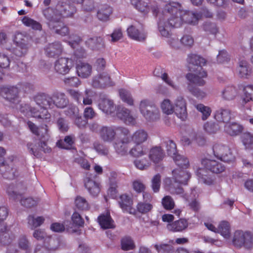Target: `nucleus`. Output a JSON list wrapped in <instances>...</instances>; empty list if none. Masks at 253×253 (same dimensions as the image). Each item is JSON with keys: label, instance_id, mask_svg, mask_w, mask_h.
I'll use <instances>...</instances> for the list:
<instances>
[{"label": "nucleus", "instance_id": "nucleus-37", "mask_svg": "<svg viewBox=\"0 0 253 253\" xmlns=\"http://www.w3.org/2000/svg\"><path fill=\"white\" fill-rule=\"evenodd\" d=\"M242 129V126L236 123H229V122L224 126L225 131L231 136L238 135Z\"/></svg>", "mask_w": 253, "mask_h": 253}, {"label": "nucleus", "instance_id": "nucleus-32", "mask_svg": "<svg viewBox=\"0 0 253 253\" xmlns=\"http://www.w3.org/2000/svg\"><path fill=\"white\" fill-rule=\"evenodd\" d=\"M98 106L100 110L107 114L114 113L116 109L113 101L107 98L101 99L100 100Z\"/></svg>", "mask_w": 253, "mask_h": 253}, {"label": "nucleus", "instance_id": "nucleus-11", "mask_svg": "<svg viewBox=\"0 0 253 253\" xmlns=\"http://www.w3.org/2000/svg\"><path fill=\"white\" fill-rule=\"evenodd\" d=\"M6 150L0 147V172L3 177L8 179H13L16 176V169L13 167V161L10 164H5L4 162V156Z\"/></svg>", "mask_w": 253, "mask_h": 253}, {"label": "nucleus", "instance_id": "nucleus-58", "mask_svg": "<svg viewBox=\"0 0 253 253\" xmlns=\"http://www.w3.org/2000/svg\"><path fill=\"white\" fill-rule=\"evenodd\" d=\"M131 3L134 5L136 9L141 12L147 13L149 10V6L145 2H142L141 0H131Z\"/></svg>", "mask_w": 253, "mask_h": 253}, {"label": "nucleus", "instance_id": "nucleus-24", "mask_svg": "<svg viewBox=\"0 0 253 253\" xmlns=\"http://www.w3.org/2000/svg\"><path fill=\"white\" fill-rule=\"evenodd\" d=\"M233 118L231 110L226 108H220L216 110L214 114V118L216 120L226 124L228 123Z\"/></svg>", "mask_w": 253, "mask_h": 253}, {"label": "nucleus", "instance_id": "nucleus-35", "mask_svg": "<svg viewBox=\"0 0 253 253\" xmlns=\"http://www.w3.org/2000/svg\"><path fill=\"white\" fill-rule=\"evenodd\" d=\"M164 156V153L161 147H154L149 151V159L155 164H158L161 162Z\"/></svg>", "mask_w": 253, "mask_h": 253}, {"label": "nucleus", "instance_id": "nucleus-62", "mask_svg": "<svg viewBox=\"0 0 253 253\" xmlns=\"http://www.w3.org/2000/svg\"><path fill=\"white\" fill-rule=\"evenodd\" d=\"M118 185L116 182H111L107 190L108 196L112 199H116L118 197Z\"/></svg>", "mask_w": 253, "mask_h": 253}, {"label": "nucleus", "instance_id": "nucleus-29", "mask_svg": "<svg viewBox=\"0 0 253 253\" xmlns=\"http://www.w3.org/2000/svg\"><path fill=\"white\" fill-rule=\"evenodd\" d=\"M84 186L93 196H96L100 193V184L92 179L86 177L84 179Z\"/></svg>", "mask_w": 253, "mask_h": 253}, {"label": "nucleus", "instance_id": "nucleus-59", "mask_svg": "<svg viewBox=\"0 0 253 253\" xmlns=\"http://www.w3.org/2000/svg\"><path fill=\"white\" fill-rule=\"evenodd\" d=\"M168 154L171 157L177 154L175 143L171 140H168L165 142Z\"/></svg>", "mask_w": 253, "mask_h": 253}, {"label": "nucleus", "instance_id": "nucleus-56", "mask_svg": "<svg viewBox=\"0 0 253 253\" xmlns=\"http://www.w3.org/2000/svg\"><path fill=\"white\" fill-rule=\"evenodd\" d=\"M119 94L123 102L129 105H133V99L129 91L124 89H121L119 90Z\"/></svg>", "mask_w": 253, "mask_h": 253}, {"label": "nucleus", "instance_id": "nucleus-57", "mask_svg": "<svg viewBox=\"0 0 253 253\" xmlns=\"http://www.w3.org/2000/svg\"><path fill=\"white\" fill-rule=\"evenodd\" d=\"M163 112L167 115H170L174 112V107L169 99H165L161 105Z\"/></svg>", "mask_w": 253, "mask_h": 253}, {"label": "nucleus", "instance_id": "nucleus-42", "mask_svg": "<svg viewBox=\"0 0 253 253\" xmlns=\"http://www.w3.org/2000/svg\"><path fill=\"white\" fill-rule=\"evenodd\" d=\"M136 212L144 214L151 211L153 208L152 203L146 202H139L136 205Z\"/></svg>", "mask_w": 253, "mask_h": 253}, {"label": "nucleus", "instance_id": "nucleus-54", "mask_svg": "<svg viewBox=\"0 0 253 253\" xmlns=\"http://www.w3.org/2000/svg\"><path fill=\"white\" fill-rule=\"evenodd\" d=\"M195 107L202 114V119L203 121L207 120L211 115V110L210 107L206 106L203 104H198Z\"/></svg>", "mask_w": 253, "mask_h": 253}, {"label": "nucleus", "instance_id": "nucleus-31", "mask_svg": "<svg viewBox=\"0 0 253 253\" xmlns=\"http://www.w3.org/2000/svg\"><path fill=\"white\" fill-rule=\"evenodd\" d=\"M127 33L129 38L138 42H143L146 38V34L144 31H140L133 25L127 28Z\"/></svg>", "mask_w": 253, "mask_h": 253}, {"label": "nucleus", "instance_id": "nucleus-63", "mask_svg": "<svg viewBox=\"0 0 253 253\" xmlns=\"http://www.w3.org/2000/svg\"><path fill=\"white\" fill-rule=\"evenodd\" d=\"M162 203L164 209L166 210H171L174 207V202L169 196H165L162 199Z\"/></svg>", "mask_w": 253, "mask_h": 253}, {"label": "nucleus", "instance_id": "nucleus-15", "mask_svg": "<svg viewBox=\"0 0 253 253\" xmlns=\"http://www.w3.org/2000/svg\"><path fill=\"white\" fill-rule=\"evenodd\" d=\"M174 112L181 120H185L187 117L186 103L182 96H178L174 101Z\"/></svg>", "mask_w": 253, "mask_h": 253}, {"label": "nucleus", "instance_id": "nucleus-6", "mask_svg": "<svg viewBox=\"0 0 253 253\" xmlns=\"http://www.w3.org/2000/svg\"><path fill=\"white\" fill-rule=\"evenodd\" d=\"M21 186H22L21 184L18 185L15 188L13 184H11L7 187L6 192L10 198L14 200H20L21 205L27 208H31L37 206V201L32 198H22V194L19 192V187Z\"/></svg>", "mask_w": 253, "mask_h": 253}, {"label": "nucleus", "instance_id": "nucleus-48", "mask_svg": "<svg viewBox=\"0 0 253 253\" xmlns=\"http://www.w3.org/2000/svg\"><path fill=\"white\" fill-rule=\"evenodd\" d=\"M76 208L80 211H87L89 208L87 201L84 198L78 196L75 200Z\"/></svg>", "mask_w": 253, "mask_h": 253}, {"label": "nucleus", "instance_id": "nucleus-25", "mask_svg": "<svg viewBox=\"0 0 253 253\" xmlns=\"http://www.w3.org/2000/svg\"><path fill=\"white\" fill-rule=\"evenodd\" d=\"M0 243L3 245H10L14 239V235L10 234L5 224H0Z\"/></svg>", "mask_w": 253, "mask_h": 253}, {"label": "nucleus", "instance_id": "nucleus-38", "mask_svg": "<svg viewBox=\"0 0 253 253\" xmlns=\"http://www.w3.org/2000/svg\"><path fill=\"white\" fill-rule=\"evenodd\" d=\"M148 138V134L143 129L136 131L131 136V139L135 144H141L146 141Z\"/></svg>", "mask_w": 253, "mask_h": 253}, {"label": "nucleus", "instance_id": "nucleus-5", "mask_svg": "<svg viewBox=\"0 0 253 253\" xmlns=\"http://www.w3.org/2000/svg\"><path fill=\"white\" fill-rule=\"evenodd\" d=\"M163 12L167 16L169 15L170 17L168 18V21L164 23V24L161 21L158 22V28L162 36L168 37L170 34L169 29L170 28L179 27L183 22L181 16L179 15V13L176 14L174 12L172 13V12L165 11V7Z\"/></svg>", "mask_w": 253, "mask_h": 253}, {"label": "nucleus", "instance_id": "nucleus-45", "mask_svg": "<svg viewBox=\"0 0 253 253\" xmlns=\"http://www.w3.org/2000/svg\"><path fill=\"white\" fill-rule=\"evenodd\" d=\"M203 29L207 35H216L218 33V28L216 24L211 22H205L203 26Z\"/></svg>", "mask_w": 253, "mask_h": 253}, {"label": "nucleus", "instance_id": "nucleus-28", "mask_svg": "<svg viewBox=\"0 0 253 253\" xmlns=\"http://www.w3.org/2000/svg\"><path fill=\"white\" fill-rule=\"evenodd\" d=\"M85 44L88 48L93 50H99L105 47L103 39L100 36L88 39L85 42Z\"/></svg>", "mask_w": 253, "mask_h": 253}, {"label": "nucleus", "instance_id": "nucleus-20", "mask_svg": "<svg viewBox=\"0 0 253 253\" xmlns=\"http://www.w3.org/2000/svg\"><path fill=\"white\" fill-rule=\"evenodd\" d=\"M116 111L117 117L123 120L126 124L134 125L135 123V119L130 114V112L128 109L123 106H118Z\"/></svg>", "mask_w": 253, "mask_h": 253}, {"label": "nucleus", "instance_id": "nucleus-34", "mask_svg": "<svg viewBox=\"0 0 253 253\" xmlns=\"http://www.w3.org/2000/svg\"><path fill=\"white\" fill-rule=\"evenodd\" d=\"M30 116L38 119L45 120L47 122L49 121L51 116L45 109L41 108L40 110H38L35 107H31Z\"/></svg>", "mask_w": 253, "mask_h": 253}, {"label": "nucleus", "instance_id": "nucleus-3", "mask_svg": "<svg viewBox=\"0 0 253 253\" xmlns=\"http://www.w3.org/2000/svg\"><path fill=\"white\" fill-rule=\"evenodd\" d=\"M178 168L172 170V179L175 183L187 184L191 177L190 173L185 170L189 166L188 159L178 154L172 157Z\"/></svg>", "mask_w": 253, "mask_h": 253}, {"label": "nucleus", "instance_id": "nucleus-22", "mask_svg": "<svg viewBox=\"0 0 253 253\" xmlns=\"http://www.w3.org/2000/svg\"><path fill=\"white\" fill-rule=\"evenodd\" d=\"M36 104L42 109L50 108L53 106L52 98L49 95L42 93L36 95L34 97Z\"/></svg>", "mask_w": 253, "mask_h": 253}, {"label": "nucleus", "instance_id": "nucleus-43", "mask_svg": "<svg viewBox=\"0 0 253 253\" xmlns=\"http://www.w3.org/2000/svg\"><path fill=\"white\" fill-rule=\"evenodd\" d=\"M237 89L234 86H228L222 91V96L226 100H232L237 95Z\"/></svg>", "mask_w": 253, "mask_h": 253}, {"label": "nucleus", "instance_id": "nucleus-50", "mask_svg": "<svg viewBox=\"0 0 253 253\" xmlns=\"http://www.w3.org/2000/svg\"><path fill=\"white\" fill-rule=\"evenodd\" d=\"M242 141L246 149H251L253 147V135L250 132L244 133L241 136Z\"/></svg>", "mask_w": 253, "mask_h": 253}, {"label": "nucleus", "instance_id": "nucleus-64", "mask_svg": "<svg viewBox=\"0 0 253 253\" xmlns=\"http://www.w3.org/2000/svg\"><path fill=\"white\" fill-rule=\"evenodd\" d=\"M230 56L225 50H221L219 51L217 56V61L218 63H227L230 60Z\"/></svg>", "mask_w": 253, "mask_h": 253}, {"label": "nucleus", "instance_id": "nucleus-12", "mask_svg": "<svg viewBox=\"0 0 253 253\" xmlns=\"http://www.w3.org/2000/svg\"><path fill=\"white\" fill-rule=\"evenodd\" d=\"M117 202L123 212L134 215L136 214V209L133 207V200L131 196L126 193L122 194L119 196Z\"/></svg>", "mask_w": 253, "mask_h": 253}, {"label": "nucleus", "instance_id": "nucleus-49", "mask_svg": "<svg viewBox=\"0 0 253 253\" xmlns=\"http://www.w3.org/2000/svg\"><path fill=\"white\" fill-rule=\"evenodd\" d=\"M44 221V218L42 216H38L35 218L34 215H30L28 217V223L31 226V229L41 226Z\"/></svg>", "mask_w": 253, "mask_h": 253}, {"label": "nucleus", "instance_id": "nucleus-21", "mask_svg": "<svg viewBox=\"0 0 253 253\" xmlns=\"http://www.w3.org/2000/svg\"><path fill=\"white\" fill-rule=\"evenodd\" d=\"M22 35L20 34H17L14 38V42L16 46L13 50L14 53L17 56H22L25 55L28 50L27 43L24 39L21 38Z\"/></svg>", "mask_w": 253, "mask_h": 253}, {"label": "nucleus", "instance_id": "nucleus-61", "mask_svg": "<svg viewBox=\"0 0 253 253\" xmlns=\"http://www.w3.org/2000/svg\"><path fill=\"white\" fill-rule=\"evenodd\" d=\"M188 87L190 92L198 99H203L206 95L205 92L192 84H189Z\"/></svg>", "mask_w": 253, "mask_h": 253}, {"label": "nucleus", "instance_id": "nucleus-30", "mask_svg": "<svg viewBox=\"0 0 253 253\" xmlns=\"http://www.w3.org/2000/svg\"><path fill=\"white\" fill-rule=\"evenodd\" d=\"M76 70L78 75L82 78H87L92 73V66L85 62H79L77 63Z\"/></svg>", "mask_w": 253, "mask_h": 253}, {"label": "nucleus", "instance_id": "nucleus-14", "mask_svg": "<svg viewBox=\"0 0 253 253\" xmlns=\"http://www.w3.org/2000/svg\"><path fill=\"white\" fill-rule=\"evenodd\" d=\"M18 92V89L15 86H2L0 88L1 95L6 100L14 104L19 102Z\"/></svg>", "mask_w": 253, "mask_h": 253}, {"label": "nucleus", "instance_id": "nucleus-52", "mask_svg": "<svg viewBox=\"0 0 253 253\" xmlns=\"http://www.w3.org/2000/svg\"><path fill=\"white\" fill-rule=\"evenodd\" d=\"M129 154L133 157H140L146 154L144 147L140 144H135L129 152Z\"/></svg>", "mask_w": 253, "mask_h": 253}, {"label": "nucleus", "instance_id": "nucleus-23", "mask_svg": "<svg viewBox=\"0 0 253 253\" xmlns=\"http://www.w3.org/2000/svg\"><path fill=\"white\" fill-rule=\"evenodd\" d=\"M53 105L57 108L63 109L69 104V100L63 92L55 91L52 94Z\"/></svg>", "mask_w": 253, "mask_h": 253}, {"label": "nucleus", "instance_id": "nucleus-39", "mask_svg": "<svg viewBox=\"0 0 253 253\" xmlns=\"http://www.w3.org/2000/svg\"><path fill=\"white\" fill-rule=\"evenodd\" d=\"M112 13V7L108 5H104L98 11L97 16L100 20L106 21L109 20Z\"/></svg>", "mask_w": 253, "mask_h": 253}, {"label": "nucleus", "instance_id": "nucleus-1", "mask_svg": "<svg viewBox=\"0 0 253 253\" xmlns=\"http://www.w3.org/2000/svg\"><path fill=\"white\" fill-rule=\"evenodd\" d=\"M76 11L75 6L59 2L54 8L48 7L43 11V14L48 21L49 28L55 34L62 37L69 34L68 27L62 21L64 18L73 16Z\"/></svg>", "mask_w": 253, "mask_h": 253}, {"label": "nucleus", "instance_id": "nucleus-2", "mask_svg": "<svg viewBox=\"0 0 253 253\" xmlns=\"http://www.w3.org/2000/svg\"><path fill=\"white\" fill-rule=\"evenodd\" d=\"M187 62L194 67H189L190 70L193 69L195 74L188 73L186 75L187 79L192 84L198 86H203L206 84L204 79L208 76L207 73L203 66L206 64V60L197 54H190L187 58Z\"/></svg>", "mask_w": 253, "mask_h": 253}, {"label": "nucleus", "instance_id": "nucleus-8", "mask_svg": "<svg viewBox=\"0 0 253 253\" xmlns=\"http://www.w3.org/2000/svg\"><path fill=\"white\" fill-rule=\"evenodd\" d=\"M139 109L143 116L149 121H155L160 118L159 109L146 100L141 101Z\"/></svg>", "mask_w": 253, "mask_h": 253}, {"label": "nucleus", "instance_id": "nucleus-7", "mask_svg": "<svg viewBox=\"0 0 253 253\" xmlns=\"http://www.w3.org/2000/svg\"><path fill=\"white\" fill-rule=\"evenodd\" d=\"M117 131L123 136L129 134V131L126 127L115 126H102L99 130V133L101 138L105 142H112L115 138Z\"/></svg>", "mask_w": 253, "mask_h": 253}, {"label": "nucleus", "instance_id": "nucleus-19", "mask_svg": "<svg viewBox=\"0 0 253 253\" xmlns=\"http://www.w3.org/2000/svg\"><path fill=\"white\" fill-rule=\"evenodd\" d=\"M124 136V137L121 140H117L113 143V146L116 152L121 156H125L127 154L128 144L130 142V139L128 136Z\"/></svg>", "mask_w": 253, "mask_h": 253}, {"label": "nucleus", "instance_id": "nucleus-16", "mask_svg": "<svg viewBox=\"0 0 253 253\" xmlns=\"http://www.w3.org/2000/svg\"><path fill=\"white\" fill-rule=\"evenodd\" d=\"M201 163L205 169L214 173H220L225 169L222 163L215 160L204 159L202 160Z\"/></svg>", "mask_w": 253, "mask_h": 253}, {"label": "nucleus", "instance_id": "nucleus-51", "mask_svg": "<svg viewBox=\"0 0 253 253\" xmlns=\"http://www.w3.org/2000/svg\"><path fill=\"white\" fill-rule=\"evenodd\" d=\"M154 247L159 253H173L174 252V247L170 244H156Z\"/></svg>", "mask_w": 253, "mask_h": 253}, {"label": "nucleus", "instance_id": "nucleus-17", "mask_svg": "<svg viewBox=\"0 0 253 253\" xmlns=\"http://www.w3.org/2000/svg\"><path fill=\"white\" fill-rule=\"evenodd\" d=\"M68 58L61 57L54 63V70L58 74L65 75L68 74L72 68L71 63Z\"/></svg>", "mask_w": 253, "mask_h": 253}, {"label": "nucleus", "instance_id": "nucleus-27", "mask_svg": "<svg viewBox=\"0 0 253 253\" xmlns=\"http://www.w3.org/2000/svg\"><path fill=\"white\" fill-rule=\"evenodd\" d=\"M188 221L185 218H180L167 225V228L172 232H182L187 228Z\"/></svg>", "mask_w": 253, "mask_h": 253}, {"label": "nucleus", "instance_id": "nucleus-53", "mask_svg": "<svg viewBox=\"0 0 253 253\" xmlns=\"http://www.w3.org/2000/svg\"><path fill=\"white\" fill-rule=\"evenodd\" d=\"M135 248L133 241L131 237L126 236L121 240V248L124 251L133 250Z\"/></svg>", "mask_w": 253, "mask_h": 253}, {"label": "nucleus", "instance_id": "nucleus-4", "mask_svg": "<svg viewBox=\"0 0 253 253\" xmlns=\"http://www.w3.org/2000/svg\"><path fill=\"white\" fill-rule=\"evenodd\" d=\"M180 8V3L174 2H169L166 4L165 11L179 13L183 23L194 25L198 24L199 20L201 18V15L199 13L189 10H182Z\"/></svg>", "mask_w": 253, "mask_h": 253}, {"label": "nucleus", "instance_id": "nucleus-40", "mask_svg": "<svg viewBox=\"0 0 253 253\" xmlns=\"http://www.w3.org/2000/svg\"><path fill=\"white\" fill-rule=\"evenodd\" d=\"M33 237L37 240H43V243H46V241L50 242H55L56 240L51 237V236H47L44 230L38 229L35 230L33 234Z\"/></svg>", "mask_w": 253, "mask_h": 253}, {"label": "nucleus", "instance_id": "nucleus-47", "mask_svg": "<svg viewBox=\"0 0 253 253\" xmlns=\"http://www.w3.org/2000/svg\"><path fill=\"white\" fill-rule=\"evenodd\" d=\"M206 173H207V171L205 169L199 168L196 171V175L202 182L208 185L212 184L213 183V180L208 176Z\"/></svg>", "mask_w": 253, "mask_h": 253}, {"label": "nucleus", "instance_id": "nucleus-13", "mask_svg": "<svg viewBox=\"0 0 253 253\" xmlns=\"http://www.w3.org/2000/svg\"><path fill=\"white\" fill-rule=\"evenodd\" d=\"M114 84L109 75L106 73H102L94 76L91 83L92 86L96 88H104L112 86Z\"/></svg>", "mask_w": 253, "mask_h": 253}, {"label": "nucleus", "instance_id": "nucleus-33", "mask_svg": "<svg viewBox=\"0 0 253 253\" xmlns=\"http://www.w3.org/2000/svg\"><path fill=\"white\" fill-rule=\"evenodd\" d=\"M251 71L252 69L246 61L241 60L239 62L237 72L240 78H248L251 74Z\"/></svg>", "mask_w": 253, "mask_h": 253}, {"label": "nucleus", "instance_id": "nucleus-55", "mask_svg": "<svg viewBox=\"0 0 253 253\" xmlns=\"http://www.w3.org/2000/svg\"><path fill=\"white\" fill-rule=\"evenodd\" d=\"M204 129L209 134H214L219 130V126L215 122H207L204 125Z\"/></svg>", "mask_w": 253, "mask_h": 253}, {"label": "nucleus", "instance_id": "nucleus-36", "mask_svg": "<svg viewBox=\"0 0 253 253\" xmlns=\"http://www.w3.org/2000/svg\"><path fill=\"white\" fill-rule=\"evenodd\" d=\"M75 139L74 135L66 136L64 139H60L57 142L56 146L61 149L70 150L73 148Z\"/></svg>", "mask_w": 253, "mask_h": 253}, {"label": "nucleus", "instance_id": "nucleus-26", "mask_svg": "<svg viewBox=\"0 0 253 253\" xmlns=\"http://www.w3.org/2000/svg\"><path fill=\"white\" fill-rule=\"evenodd\" d=\"M97 221L101 228L103 229H111L115 227L114 220L109 212L100 214L97 218Z\"/></svg>", "mask_w": 253, "mask_h": 253}, {"label": "nucleus", "instance_id": "nucleus-60", "mask_svg": "<svg viewBox=\"0 0 253 253\" xmlns=\"http://www.w3.org/2000/svg\"><path fill=\"white\" fill-rule=\"evenodd\" d=\"M135 166L140 170L147 169L151 165V162L147 159L136 160L134 161Z\"/></svg>", "mask_w": 253, "mask_h": 253}, {"label": "nucleus", "instance_id": "nucleus-46", "mask_svg": "<svg viewBox=\"0 0 253 253\" xmlns=\"http://www.w3.org/2000/svg\"><path fill=\"white\" fill-rule=\"evenodd\" d=\"M217 232L224 238H228L230 234L229 223L225 221L221 222L218 226Z\"/></svg>", "mask_w": 253, "mask_h": 253}, {"label": "nucleus", "instance_id": "nucleus-44", "mask_svg": "<svg viewBox=\"0 0 253 253\" xmlns=\"http://www.w3.org/2000/svg\"><path fill=\"white\" fill-rule=\"evenodd\" d=\"M250 101H253V85H248L244 88V95L242 99V104L245 105Z\"/></svg>", "mask_w": 253, "mask_h": 253}, {"label": "nucleus", "instance_id": "nucleus-18", "mask_svg": "<svg viewBox=\"0 0 253 253\" xmlns=\"http://www.w3.org/2000/svg\"><path fill=\"white\" fill-rule=\"evenodd\" d=\"M45 55L48 57L54 58L60 55L63 52V46L59 42L48 43L44 48Z\"/></svg>", "mask_w": 253, "mask_h": 253}, {"label": "nucleus", "instance_id": "nucleus-41", "mask_svg": "<svg viewBox=\"0 0 253 253\" xmlns=\"http://www.w3.org/2000/svg\"><path fill=\"white\" fill-rule=\"evenodd\" d=\"M22 22L24 25L31 27L34 30L41 31L42 29V26L40 23L28 16H24L22 19Z\"/></svg>", "mask_w": 253, "mask_h": 253}, {"label": "nucleus", "instance_id": "nucleus-10", "mask_svg": "<svg viewBox=\"0 0 253 253\" xmlns=\"http://www.w3.org/2000/svg\"><path fill=\"white\" fill-rule=\"evenodd\" d=\"M212 151L214 156L221 161L229 163L235 159L230 148L226 145L216 143L212 147Z\"/></svg>", "mask_w": 253, "mask_h": 253}, {"label": "nucleus", "instance_id": "nucleus-9", "mask_svg": "<svg viewBox=\"0 0 253 253\" xmlns=\"http://www.w3.org/2000/svg\"><path fill=\"white\" fill-rule=\"evenodd\" d=\"M233 244L238 248L244 246L246 249H251L253 245V235L249 232L236 231L233 239Z\"/></svg>", "mask_w": 253, "mask_h": 253}]
</instances>
